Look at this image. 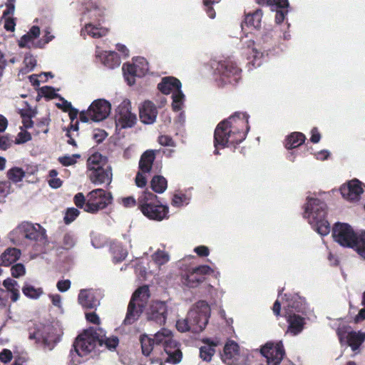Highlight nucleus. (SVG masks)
<instances>
[{
  "instance_id": "45",
  "label": "nucleus",
  "mask_w": 365,
  "mask_h": 365,
  "mask_svg": "<svg viewBox=\"0 0 365 365\" xmlns=\"http://www.w3.org/2000/svg\"><path fill=\"white\" fill-rule=\"evenodd\" d=\"M24 66L19 71V73L26 74L31 72L36 66V57L30 53H26L24 59Z\"/></svg>"
},
{
  "instance_id": "33",
  "label": "nucleus",
  "mask_w": 365,
  "mask_h": 365,
  "mask_svg": "<svg viewBox=\"0 0 365 365\" xmlns=\"http://www.w3.org/2000/svg\"><path fill=\"white\" fill-rule=\"evenodd\" d=\"M143 312V307L140 304L136 305L134 302H130L128 306L126 316L123 320V324L130 325L135 322Z\"/></svg>"
},
{
  "instance_id": "43",
  "label": "nucleus",
  "mask_w": 365,
  "mask_h": 365,
  "mask_svg": "<svg viewBox=\"0 0 365 365\" xmlns=\"http://www.w3.org/2000/svg\"><path fill=\"white\" fill-rule=\"evenodd\" d=\"M150 187L156 193H163L168 187L167 180L161 175H155L150 181Z\"/></svg>"
},
{
  "instance_id": "1",
  "label": "nucleus",
  "mask_w": 365,
  "mask_h": 365,
  "mask_svg": "<svg viewBox=\"0 0 365 365\" xmlns=\"http://www.w3.org/2000/svg\"><path fill=\"white\" fill-rule=\"evenodd\" d=\"M249 115L245 113L236 112L220 121L214 132L213 153L220 155L219 150L234 148L243 142L250 130Z\"/></svg>"
},
{
  "instance_id": "2",
  "label": "nucleus",
  "mask_w": 365,
  "mask_h": 365,
  "mask_svg": "<svg viewBox=\"0 0 365 365\" xmlns=\"http://www.w3.org/2000/svg\"><path fill=\"white\" fill-rule=\"evenodd\" d=\"M282 306L288 324L286 334L298 335L304 329L308 319L309 308L304 299L297 294H284L281 300L277 299L273 305L275 315H279Z\"/></svg>"
},
{
  "instance_id": "47",
  "label": "nucleus",
  "mask_w": 365,
  "mask_h": 365,
  "mask_svg": "<svg viewBox=\"0 0 365 365\" xmlns=\"http://www.w3.org/2000/svg\"><path fill=\"white\" fill-rule=\"evenodd\" d=\"M152 260L158 265L162 266L170 260V256L165 251L157 250L151 256Z\"/></svg>"
},
{
  "instance_id": "25",
  "label": "nucleus",
  "mask_w": 365,
  "mask_h": 365,
  "mask_svg": "<svg viewBox=\"0 0 365 365\" xmlns=\"http://www.w3.org/2000/svg\"><path fill=\"white\" fill-rule=\"evenodd\" d=\"M96 59L106 67L113 69L120 65V56L115 51L103 50L99 46H96L95 51Z\"/></svg>"
},
{
  "instance_id": "6",
  "label": "nucleus",
  "mask_w": 365,
  "mask_h": 365,
  "mask_svg": "<svg viewBox=\"0 0 365 365\" xmlns=\"http://www.w3.org/2000/svg\"><path fill=\"white\" fill-rule=\"evenodd\" d=\"M156 344L163 349L166 357L165 361L173 364L179 363L182 357L180 344L173 338L171 331L162 329L153 335Z\"/></svg>"
},
{
  "instance_id": "55",
  "label": "nucleus",
  "mask_w": 365,
  "mask_h": 365,
  "mask_svg": "<svg viewBox=\"0 0 365 365\" xmlns=\"http://www.w3.org/2000/svg\"><path fill=\"white\" fill-rule=\"evenodd\" d=\"M192 323L188 319V316L187 318L182 320H178L176 323V327L178 331L181 332H185L187 331H191L192 332Z\"/></svg>"
},
{
  "instance_id": "35",
  "label": "nucleus",
  "mask_w": 365,
  "mask_h": 365,
  "mask_svg": "<svg viewBox=\"0 0 365 365\" xmlns=\"http://www.w3.org/2000/svg\"><path fill=\"white\" fill-rule=\"evenodd\" d=\"M98 332V343L101 346L105 347L110 351L114 350L119 344L118 338L115 336H106L102 329L97 330Z\"/></svg>"
},
{
  "instance_id": "7",
  "label": "nucleus",
  "mask_w": 365,
  "mask_h": 365,
  "mask_svg": "<svg viewBox=\"0 0 365 365\" xmlns=\"http://www.w3.org/2000/svg\"><path fill=\"white\" fill-rule=\"evenodd\" d=\"M16 232L20 239L25 240L26 245L41 247L47 243L46 230L39 224L23 222L17 227Z\"/></svg>"
},
{
  "instance_id": "54",
  "label": "nucleus",
  "mask_w": 365,
  "mask_h": 365,
  "mask_svg": "<svg viewBox=\"0 0 365 365\" xmlns=\"http://www.w3.org/2000/svg\"><path fill=\"white\" fill-rule=\"evenodd\" d=\"M55 38V36L52 34V29L51 27L48 26L43 29V36L41 39H39V42H41V48H44V46L51 42L52 40Z\"/></svg>"
},
{
  "instance_id": "12",
  "label": "nucleus",
  "mask_w": 365,
  "mask_h": 365,
  "mask_svg": "<svg viewBox=\"0 0 365 365\" xmlns=\"http://www.w3.org/2000/svg\"><path fill=\"white\" fill-rule=\"evenodd\" d=\"M123 76L128 84L131 86L135 83V78H141L145 76L148 71V62L143 57H136L131 63H125L123 65Z\"/></svg>"
},
{
  "instance_id": "41",
  "label": "nucleus",
  "mask_w": 365,
  "mask_h": 365,
  "mask_svg": "<svg viewBox=\"0 0 365 365\" xmlns=\"http://www.w3.org/2000/svg\"><path fill=\"white\" fill-rule=\"evenodd\" d=\"M190 201V196L182 191H176L172 197L171 205L173 207L181 208L187 206Z\"/></svg>"
},
{
  "instance_id": "58",
  "label": "nucleus",
  "mask_w": 365,
  "mask_h": 365,
  "mask_svg": "<svg viewBox=\"0 0 365 365\" xmlns=\"http://www.w3.org/2000/svg\"><path fill=\"white\" fill-rule=\"evenodd\" d=\"M80 212L78 209L74 207L68 208L66 210L64 217V221L66 224L72 222L79 215Z\"/></svg>"
},
{
  "instance_id": "18",
  "label": "nucleus",
  "mask_w": 365,
  "mask_h": 365,
  "mask_svg": "<svg viewBox=\"0 0 365 365\" xmlns=\"http://www.w3.org/2000/svg\"><path fill=\"white\" fill-rule=\"evenodd\" d=\"M213 270L208 265L192 267L182 276V284L188 288H196L205 280V276L212 274Z\"/></svg>"
},
{
  "instance_id": "11",
  "label": "nucleus",
  "mask_w": 365,
  "mask_h": 365,
  "mask_svg": "<svg viewBox=\"0 0 365 365\" xmlns=\"http://www.w3.org/2000/svg\"><path fill=\"white\" fill-rule=\"evenodd\" d=\"M112 201L113 196L110 192L101 188L93 190L86 195L85 211L96 213L105 209L112 203Z\"/></svg>"
},
{
  "instance_id": "48",
  "label": "nucleus",
  "mask_w": 365,
  "mask_h": 365,
  "mask_svg": "<svg viewBox=\"0 0 365 365\" xmlns=\"http://www.w3.org/2000/svg\"><path fill=\"white\" fill-rule=\"evenodd\" d=\"M23 293L31 299L38 298L43 293L41 288H36L30 284H26L22 289Z\"/></svg>"
},
{
  "instance_id": "42",
  "label": "nucleus",
  "mask_w": 365,
  "mask_h": 365,
  "mask_svg": "<svg viewBox=\"0 0 365 365\" xmlns=\"http://www.w3.org/2000/svg\"><path fill=\"white\" fill-rule=\"evenodd\" d=\"M360 257L365 259V230L358 231V235L352 248Z\"/></svg>"
},
{
  "instance_id": "53",
  "label": "nucleus",
  "mask_w": 365,
  "mask_h": 365,
  "mask_svg": "<svg viewBox=\"0 0 365 365\" xmlns=\"http://www.w3.org/2000/svg\"><path fill=\"white\" fill-rule=\"evenodd\" d=\"M81 158V155H66L58 158V161L63 166H70L76 163L77 160Z\"/></svg>"
},
{
  "instance_id": "50",
  "label": "nucleus",
  "mask_w": 365,
  "mask_h": 365,
  "mask_svg": "<svg viewBox=\"0 0 365 365\" xmlns=\"http://www.w3.org/2000/svg\"><path fill=\"white\" fill-rule=\"evenodd\" d=\"M255 1L259 5L268 6L271 9H277L278 6H289L288 0H255Z\"/></svg>"
},
{
  "instance_id": "5",
  "label": "nucleus",
  "mask_w": 365,
  "mask_h": 365,
  "mask_svg": "<svg viewBox=\"0 0 365 365\" xmlns=\"http://www.w3.org/2000/svg\"><path fill=\"white\" fill-rule=\"evenodd\" d=\"M138 207L142 213L148 219L162 221L168 219L169 207L158 201V196L145 190L138 199Z\"/></svg>"
},
{
  "instance_id": "59",
  "label": "nucleus",
  "mask_w": 365,
  "mask_h": 365,
  "mask_svg": "<svg viewBox=\"0 0 365 365\" xmlns=\"http://www.w3.org/2000/svg\"><path fill=\"white\" fill-rule=\"evenodd\" d=\"M11 274L14 277H19L25 274V267L22 264H16L14 265L11 269Z\"/></svg>"
},
{
  "instance_id": "44",
  "label": "nucleus",
  "mask_w": 365,
  "mask_h": 365,
  "mask_svg": "<svg viewBox=\"0 0 365 365\" xmlns=\"http://www.w3.org/2000/svg\"><path fill=\"white\" fill-rule=\"evenodd\" d=\"M110 250L115 262L123 261L128 255L127 250L118 242H113L110 246Z\"/></svg>"
},
{
  "instance_id": "26",
  "label": "nucleus",
  "mask_w": 365,
  "mask_h": 365,
  "mask_svg": "<svg viewBox=\"0 0 365 365\" xmlns=\"http://www.w3.org/2000/svg\"><path fill=\"white\" fill-rule=\"evenodd\" d=\"M100 293L93 289H81L78 296V303L86 309H94L100 304Z\"/></svg>"
},
{
  "instance_id": "15",
  "label": "nucleus",
  "mask_w": 365,
  "mask_h": 365,
  "mask_svg": "<svg viewBox=\"0 0 365 365\" xmlns=\"http://www.w3.org/2000/svg\"><path fill=\"white\" fill-rule=\"evenodd\" d=\"M98 332L94 329H88L80 334L76 339L73 347L81 354L87 356L96 348L98 343Z\"/></svg>"
},
{
  "instance_id": "13",
  "label": "nucleus",
  "mask_w": 365,
  "mask_h": 365,
  "mask_svg": "<svg viewBox=\"0 0 365 365\" xmlns=\"http://www.w3.org/2000/svg\"><path fill=\"white\" fill-rule=\"evenodd\" d=\"M241 43L243 48L247 50L248 57L252 65L258 67L262 65V62L269 56V49L266 46L260 44V42H255L245 36L241 39Z\"/></svg>"
},
{
  "instance_id": "60",
  "label": "nucleus",
  "mask_w": 365,
  "mask_h": 365,
  "mask_svg": "<svg viewBox=\"0 0 365 365\" xmlns=\"http://www.w3.org/2000/svg\"><path fill=\"white\" fill-rule=\"evenodd\" d=\"M118 201L124 207H133L137 203L135 199L132 196L119 198Z\"/></svg>"
},
{
  "instance_id": "52",
  "label": "nucleus",
  "mask_w": 365,
  "mask_h": 365,
  "mask_svg": "<svg viewBox=\"0 0 365 365\" xmlns=\"http://www.w3.org/2000/svg\"><path fill=\"white\" fill-rule=\"evenodd\" d=\"M58 173L56 170H51L48 173V183L52 188H58L62 185V181L57 178Z\"/></svg>"
},
{
  "instance_id": "9",
  "label": "nucleus",
  "mask_w": 365,
  "mask_h": 365,
  "mask_svg": "<svg viewBox=\"0 0 365 365\" xmlns=\"http://www.w3.org/2000/svg\"><path fill=\"white\" fill-rule=\"evenodd\" d=\"M211 309L208 303L201 300L195 303L190 309L187 316L192 323V332L202 331L208 323Z\"/></svg>"
},
{
  "instance_id": "24",
  "label": "nucleus",
  "mask_w": 365,
  "mask_h": 365,
  "mask_svg": "<svg viewBox=\"0 0 365 365\" xmlns=\"http://www.w3.org/2000/svg\"><path fill=\"white\" fill-rule=\"evenodd\" d=\"M168 305L165 302H153L146 311L147 319L162 325L165 323L168 314Z\"/></svg>"
},
{
  "instance_id": "17",
  "label": "nucleus",
  "mask_w": 365,
  "mask_h": 365,
  "mask_svg": "<svg viewBox=\"0 0 365 365\" xmlns=\"http://www.w3.org/2000/svg\"><path fill=\"white\" fill-rule=\"evenodd\" d=\"M365 190V184L356 178H354L342 184L339 188L344 200L348 202L358 203Z\"/></svg>"
},
{
  "instance_id": "4",
  "label": "nucleus",
  "mask_w": 365,
  "mask_h": 365,
  "mask_svg": "<svg viewBox=\"0 0 365 365\" xmlns=\"http://www.w3.org/2000/svg\"><path fill=\"white\" fill-rule=\"evenodd\" d=\"M210 68L218 86H235L241 79V69L230 58L212 59Z\"/></svg>"
},
{
  "instance_id": "62",
  "label": "nucleus",
  "mask_w": 365,
  "mask_h": 365,
  "mask_svg": "<svg viewBox=\"0 0 365 365\" xmlns=\"http://www.w3.org/2000/svg\"><path fill=\"white\" fill-rule=\"evenodd\" d=\"M31 134L26 131L21 130L16 138V143L21 144L31 140Z\"/></svg>"
},
{
  "instance_id": "29",
  "label": "nucleus",
  "mask_w": 365,
  "mask_h": 365,
  "mask_svg": "<svg viewBox=\"0 0 365 365\" xmlns=\"http://www.w3.org/2000/svg\"><path fill=\"white\" fill-rule=\"evenodd\" d=\"M202 345L200 347V357L205 361L210 362L216 351V347L220 344L218 339L205 338L202 340Z\"/></svg>"
},
{
  "instance_id": "56",
  "label": "nucleus",
  "mask_w": 365,
  "mask_h": 365,
  "mask_svg": "<svg viewBox=\"0 0 365 365\" xmlns=\"http://www.w3.org/2000/svg\"><path fill=\"white\" fill-rule=\"evenodd\" d=\"M149 173H144L141 170H138V172L136 174V176H135V185L138 187H144L146 185H147V182H148V175Z\"/></svg>"
},
{
  "instance_id": "3",
  "label": "nucleus",
  "mask_w": 365,
  "mask_h": 365,
  "mask_svg": "<svg viewBox=\"0 0 365 365\" xmlns=\"http://www.w3.org/2000/svg\"><path fill=\"white\" fill-rule=\"evenodd\" d=\"M324 194L323 192H307L302 206L303 218L322 236L328 235L330 232L329 223L326 219L327 205L322 199Z\"/></svg>"
},
{
  "instance_id": "63",
  "label": "nucleus",
  "mask_w": 365,
  "mask_h": 365,
  "mask_svg": "<svg viewBox=\"0 0 365 365\" xmlns=\"http://www.w3.org/2000/svg\"><path fill=\"white\" fill-rule=\"evenodd\" d=\"M158 142L161 145L163 146H175V143L173 138L168 135H160L158 138Z\"/></svg>"
},
{
  "instance_id": "64",
  "label": "nucleus",
  "mask_w": 365,
  "mask_h": 365,
  "mask_svg": "<svg viewBox=\"0 0 365 365\" xmlns=\"http://www.w3.org/2000/svg\"><path fill=\"white\" fill-rule=\"evenodd\" d=\"M3 285L10 292L19 288L18 283L16 280L11 278L5 279L3 282Z\"/></svg>"
},
{
  "instance_id": "49",
  "label": "nucleus",
  "mask_w": 365,
  "mask_h": 365,
  "mask_svg": "<svg viewBox=\"0 0 365 365\" xmlns=\"http://www.w3.org/2000/svg\"><path fill=\"white\" fill-rule=\"evenodd\" d=\"M84 356H86V355L81 354L77 349L73 347V349L70 351L67 365H79L83 361V358Z\"/></svg>"
},
{
  "instance_id": "57",
  "label": "nucleus",
  "mask_w": 365,
  "mask_h": 365,
  "mask_svg": "<svg viewBox=\"0 0 365 365\" xmlns=\"http://www.w3.org/2000/svg\"><path fill=\"white\" fill-rule=\"evenodd\" d=\"M288 6H285L284 7L278 6L277 9H272V11H276L275 21L277 24H280L284 21L287 14Z\"/></svg>"
},
{
  "instance_id": "40",
  "label": "nucleus",
  "mask_w": 365,
  "mask_h": 365,
  "mask_svg": "<svg viewBox=\"0 0 365 365\" xmlns=\"http://www.w3.org/2000/svg\"><path fill=\"white\" fill-rule=\"evenodd\" d=\"M149 289L147 286H143L138 288L133 294L131 302H134L136 305L140 304L143 307L144 304L149 298Z\"/></svg>"
},
{
  "instance_id": "22",
  "label": "nucleus",
  "mask_w": 365,
  "mask_h": 365,
  "mask_svg": "<svg viewBox=\"0 0 365 365\" xmlns=\"http://www.w3.org/2000/svg\"><path fill=\"white\" fill-rule=\"evenodd\" d=\"M142 353L146 356H150L151 363L162 362L163 357H160L162 354L161 348L156 344L153 336L143 335L140 337Z\"/></svg>"
},
{
  "instance_id": "51",
  "label": "nucleus",
  "mask_w": 365,
  "mask_h": 365,
  "mask_svg": "<svg viewBox=\"0 0 365 365\" xmlns=\"http://www.w3.org/2000/svg\"><path fill=\"white\" fill-rule=\"evenodd\" d=\"M76 242V237L73 232L66 233L62 239L63 248L69 250L74 247Z\"/></svg>"
},
{
  "instance_id": "27",
  "label": "nucleus",
  "mask_w": 365,
  "mask_h": 365,
  "mask_svg": "<svg viewBox=\"0 0 365 365\" xmlns=\"http://www.w3.org/2000/svg\"><path fill=\"white\" fill-rule=\"evenodd\" d=\"M41 30L38 26H32L29 31L18 41L20 48H41V42L38 40Z\"/></svg>"
},
{
  "instance_id": "37",
  "label": "nucleus",
  "mask_w": 365,
  "mask_h": 365,
  "mask_svg": "<svg viewBox=\"0 0 365 365\" xmlns=\"http://www.w3.org/2000/svg\"><path fill=\"white\" fill-rule=\"evenodd\" d=\"M262 11L259 9L245 16V22L247 26L258 29L261 27Z\"/></svg>"
},
{
  "instance_id": "23",
  "label": "nucleus",
  "mask_w": 365,
  "mask_h": 365,
  "mask_svg": "<svg viewBox=\"0 0 365 365\" xmlns=\"http://www.w3.org/2000/svg\"><path fill=\"white\" fill-rule=\"evenodd\" d=\"M110 29L105 26V23L86 22L81 29L80 36L86 39L87 37L99 39L108 35Z\"/></svg>"
},
{
  "instance_id": "21",
  "label": "nucleus",
  "mask_w": 365,
  "mask_h": 365,
  "mask_svg": "<svg viewBox=\"0 0 365 365\" xmlns=\"http://www.w3.org/2000/svg\"><path fill=\"white\" fill-rule=\"evenodd\" d=\"M245 353L241 349L239 345L234 341H228L221 355L222 360L227 365H235L244 361Z\"/></svg>"
},
{
  "instance_id": "36",
  "label": "nucleus",
  "mask_w": 365,
  "mask_h": 365,
  "mask_svg": "<svg viewBox=\"0 0 365 365\" xmlns=\"http://www.w3.org/2000/svg\"><path fill=\"white\" fill-rule=\"evenodd\" d=\"M346 338L348 344L351 347V349L353 351H356L365 341V332L361 331H351L347 334Z\"/></svg>"
},
{
  "instance_id": "8",
  "label": "nucleus",
  "mask_w": 365,
  "mask_h": 365,
  "mask_svg": "<svg viewBox=\"0 0 365 365\" xmlns=\"http://www.w3.org/2000/svg\"><path fill=\"white\" fill-rule=\"evenodd\" d=\"M159 91L165 95L172 94V107L175 111L182 108L185 96L181 91V83L175 77L168 76L162 78L158 85Z\"/></svg>"
},
{
  "instance_id": "46",
  "label": "nucleus",
  "mask_w": 365,
  "mask_h": 365,
  "mask_svg": "<svg viewBox=\"0 0 365 365\" xmlns=\"http://www.w3.org/2000/svg\"><path fill=\"white\" fill-rule=\"evenodd\" d=\"M25 176V171L19 167H14L7 171L8 178L13 182H21Z\"/></svg>"
},
{
  "instance_id": "61",
  "label": "nucleus",
  "mask_w": 365,
  "mask_h": 365,
  "mask_svg": "<svg viewBox=\"0 0 365 365\" xmlns=\"http://www.w3.org/2000/svg\"><path fill=\"white\" fill-rule=\"evenodd\" d=\"M74 202L78 207L83 208L85 210L86 197L83 193L78 192L74 197Z\"/></svg>"
},
{
  "instance_id": "19",
  "label": "nucleus",
  "mask_w": 365,
  "mask_h": 365,
  "mask_svg": "<svg viewBox=\"0 0 365 365\" xmlns=\"http://www.w3.org/2000/svg\"><path fill=\"white\" fill-rule=\"evenodd\" d=\"M261 354L266 359L267 365H279L284 355L282 342H267L261 348Z\"/></svg>"
},
{
  "instance_id": "14",
  "label": "nucleus",
  "mask_w": 365,
  "mask_h": 365,
  "mask_svg": "<svg viewBox=\"0 0 365 365\" xmlns=\"http://www.w3.org/2000/svg\"><path fill=\"white\" fill-rule=\"evenodd\" d=\"M357 235L358 231H355L347 223L336 222L332 228V236L334 241L344 247L352 249Z\"/></svg>"
},
{
  "instance_id": "28",
  "label": "nucleus",
  "mask_w": 365,
  "mask_h": 365,
  "mask_svg": "<svg viewBox=\"0 0 365 365\" xmlns=\"http://www.w3.org/2000/svg\"><path fill=\"white\" fill-rule=\"evenodd\" d=\"M158 110L153 102L145 101L139 106V117L144 124H153L157 118Z\"/></svg>"
},
{
  "instance_id": "20",
  "label": "nucleus",
  "mask_w": 365,
  "mask_h": 365,
  "mask_svg": "<svg viewBox=\"0 0 365 365\" xmlns=\"http://www.w3.org/2000/svg\"><path fill=\"white\" fill-rule=\"evenodd\" d=\"M106 9L96 2L86 4L81 9V21L83 23H105Z\"/></svg>"
},
{
  "instance_id": "32",
  "label": "nucleus",
  "mask_w": 365,
  "mask_h": 365,
  "mask_svg": "<svg viewBox=\"0 0 365 365\" xmlns=\"http://www.w3.org/2000/svg\"><path fill=\"white\" fill-rule=\"evenodd\" d=\"M108 165L105 157L98 153H95L89 156L87 160L88 174L92 171Z\"/></svg>"
},
{
  "instance_id": "39",
  "label": "nucleus",
  "mask_w": 365,
  "mask_h": 365,
  "mask_svg": "<svg viewBox=\"0 0 365 365\" xmlns=\"http://www.w3.org/2000/svg\"><path fill=\"white\" fill-rule=\"evenodd\" d=\"M20 255V250L16 248L6 249L1 256L2 264L6 267L9 266L19 258Z\"/></svg>"
},
{
  "instance_id": "31",
  "label": "nucleus",
  "mask_w": 365,
  "mask_h": 365,
  "mask_svg": "<svg viewBox=\"0 0 365 365\" xmlns=\"http://www.w3.org/2000/svg\"><path fill=\"white\" fill-rule=\"evenodd\" d=\"M306 140V136L300 132H292L287 135L284 140V146L287 150H294L302 145Z\"/></svg>"
},
{
  "instance_id": "38",
  "label": "nucleus",
  "mask_w": 365,
  "mask_h": 365,
  "mask_svg": "<svg viewBox=\"0 0 365 365\" xmlns=\"http://www.w3.org/2000/svg\"><path fill=\"white\" fill-rule=\"evenodd\" d=\"M25 106L22 108L19 109V113L22 118L23 126L25 128H30L33 126V121L31 120L36 115L34 110H33L26 103H24Z\"/></svg>"
},
{
  "instance_id": "30",
  "label": "nucleus",
  "mask_w": 365,
  "mask_h": 365,
  "mask_svg": "<svg viewBox=\"0 0 365 365\" xmlns=\"http://www.w3.org/2000/svg\"><path fill=\"white\" fill-rule=\"evenodd\" d=\"M90 180L96 185L106 183L109 185L112 181V170L109 165L92 171L88 174Z\"/></svg>"
},
{
  "instance_id": "16",
  "label": "nucleus",
  "mask_w": 365,
  "mask_h": 365,
  "mask_svg": "<svg viewBox=\"0 0 365 365\" xmlns=\"http://www.w3.org/2000/svg\"><path fill=\"white\" fill-rule=\"evenodd\" d=\"M137 122V116L131 111V103L124 99L119 104L115 111V124L120 128H132Z\"/></svg>"
},
{
  "instance_id": "10",
  "label": "nucleus",
  "mask_w": 365,
  "mask_h": 365,
  "mask_svg": "<svg viewBox=\"0 0 365 365\" xmlns=\"http://www.w3.org/2000/svg\"><path fill=\"white\" fill-rule=\"evenodd\" d=\"M111 110L110 103L105 99L95 100L86 110L80 113V120L82 122H99L106 119Z\"/></svg>"
},
{
  "instance_id": "34",
  "label": "nucleus",
  "mask_w": 365,
  "mask_h": 365,
  "mask_svg": "<svg viewBox=\"0 0 365 365\" xmlns=\"http://www.w3.org/2000/svg\"><path fill=\"white\" fill-rule=\"evenodd\" d=\"M155 158V151L147 150L140 157L139 161V170L150 173L151 171L154 160Z\"/></svg>"
}]
</instances>
